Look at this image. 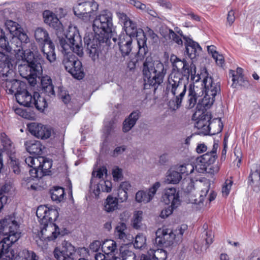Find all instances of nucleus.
I'll return each instance as SVG.
<instances>
[{"instance_id": "f257e3e1", "label": "nucleus", "mask_w": 260, "mask_h": 260, "mask_svg": "<svg viewBox=\"0 0 260 260\" xmlns=\"http://www.w3.org/2000/svg\"><path fill=\"white\" fill-rule=\"evenodd\" d=\"M170 61L174 71L168 77L166 91L174 96L168 105L171 109L175 111L181 106L189 76L191 80L196 81L201 79V76L196 75V67L192 61L187 62L184 58L180 59L175 55L171 56Z\"/></svg>"}, {"instance_id": "f03ea898", "label": "nucleus", "mask_w": 260, "mask_h": 260, "mask_svg": "<svg viewBox=\"0 0 260 260\" xmlns=\"http://www.w3.org/2000/svg\"><path fill=\"white\" fill-rule=\"evenodd\" d=\"M29 41L28 36L25 41L19 36L13 37L10 43H9L7 46L6 52L15 54L18 69L21 76L35 79L42 74L43 59L36 51L37 47L35 44H31V48L29 50H23V44H26Z\"/></svg>"}, {"instance_id": "7ed1b4c3", "label": "nucleus", "mask_w": 260, "mask_h": 260, "mask_svg": "<svg viewBox=\"0 0 260 260\" xmlns=\"http://www.w3.org/2000/svg\"><path fill=\"white\" fill-rule=\"evenodd\" d=\"M92 33L86 34L84 38L85 45L89 56L93 61L99 58V46L111 38L113 30L112 14L108 10L102 11L93 21Z\"/></svg>"}, {"instance_id": "20e7f679", "label": "nucleus", "mask_w": 260, "mask_h": 260, "mask_svg": "<svg viewBox=\"0 0 260 260\" xmlns=\"http://www.w3.org/2000/svg\"><path fill=\"white\" fill-rule=\"evenodd\" d=\"M56 209L41 205L37 208L36 215L40 223L42 237L49 241L55 239L60 235L59 228L53 223L58 217Z\"/></svg>"}, {"instance_id": "39448f33", "label": "nucleus", "mask_w": 260, "mask_h": 260, "mask_svg": "<svg viewBox=\"0 0 260 260\" xmlns=\"http://www.w3.org/2000/svg\"><path fill=\"white\" fill-rule=\"evenodd\" d=\"M66 42L70 48L65 50L60 45L62 52L64 53L62 63L66 70L69 72L74 67L75 62L78 60L73 54L76 53L80 56L83 54L81 37L77 28L75 26H69L65 35Z\"/></svg>"}, {"instance_id": "423d86ee", "label": "nucleus", "mask_w": 260, "mask_h": 260, "mask_svg": "<svg viewBox=\"0 0 260 260\" xmlns=\"http://www.w3.org/2000/svg\"><path fill=\"white\" fill-rule=\"evenodd\" d=\"M143 73L144 88L149 89L152 86L156 90L163 82L166 71L162 63L158 60H153L151 56H147L143 63Z\"/></svg>"}, {"instance_id": "0eeeda50", "label": "nucleus", "mask_w": 260, "mask_h": 260, "mask_svg": "<svg viewBox=\"0 0 260 260\" xmlns=\"http://www.w3.org/2000/svg\"><path fill=\"white\" fill-rule=\"evenodd\" d=\"M215 96L209 95L205 93V96L199 101L197 105L196 111L192 116V119L197 121L195 126L198 129L203 130L204 134H210V121L211 119V114L204 112L211 107L215 101Z\"/></svg>"}, {"instance_id": "6e6552de", "label": "nucleus", "mask_w": 260, "mask_h": 260, "mask_svg": "<svg viewBox=\"0 0 260 260\" xmlns=\"http://www.w3.org/2000/svg\"><path fill=\"white\" fill-rule=\"evenodd\" d=\"M210 187V184L209 182L204 184L200 194L197 197V194L194 192V183L190 181L184 190L186 193L188 194V197L190 203L207 206L216 197V193L213 190H210L209 193Z\"/></svg>"}, {"instance_id": "1a4fd4ad", "label": "nucleus", "mask_w": 260, "mask_h": 260, "mask_svg": "<svg viewBox=\"0 0 260 260\" xmlns=\"http://www.w3.org/2000/svg\"><path fill=\"white\" fill-rule=\"evenodd\" d=\"M125 34L129 36L131 38L136 36L137 37V43L138 45L139 50L137 53V57L140 59L143 58L148 52V47L146 45L147 38L144 32L142 29L140 30V34H138V31L136 23L131 20L128 22H126L123 25Z\"/></svg>"}, {"instance_id": "9d476101", "label": "nucleus", "mask_w": 260, "mask_h": 260, "mask_svg": "<svg viewBox=\"0 0 260 260\" xmlns=\"http://www.w3.org/2000/svg\"><path fill=\"white\" fill-rule=\"evenodd\" d=\"M43 16L44 22L56 30V34L59 40V45L65 50L70 48L71 47L66 42L65 38L67 33L63 34V25L56 15L49 10H46L44 11Z\"/></svg>"}, {"instance_id": "9b49d317", "label": "nucleus", "mask_w": 260, "mask_h": 260, "mask_svg": "<svg viewBox=\"0 0 260 260\" xmlns=\"http://www.w3.org/2000/svg\"><path fill=\"white\" fill-rule=\"evenodd\" d=\"M99 9V4L94 0L78 3L77 7L74 9L75 15L82 17L85 20H89L95 15Z\"/></svg>"}, {"instance_id": "f8f14e48", "label": "nucleus", "mask_w": 260, "mask_h": 260, "mask_svg": "<svg viewBox=\"0 0 260 260\" xmlns=\"http://www.w3.org/2000/svg\"><path fill=\"white\" fill-rule=\"evenodd\" d=\"M218 145L214 143L212 150L203 155L198 157L196 160L194 168L199 173H204L208 167L213 164L217 158L216 151Z\"/></svg>"}, {"instance_id": "ddd939ff", "label": "nucleus", "mask_w": 260, "mask_h": 260, "mask_svg": "<svg viewBox=\"0 0 260 260\" xmlns=\"http://www.w3.org/2000/svg\"><path fill=\"white\" fill-rule=\"evenodd\" d=\"M199 76H201V79L203 78L202 84L204 87L205 93L214 96L220 94L221 90L220 82L214 80L211 76H209L206 70Z\"/></svg>"}, {"instance_id": "4468645a", "label": "nucleus", "mask_w": 260, "mask_h": 260, "mask_svg": "<svg viewBox=\"0 0 260 260\" xmlns=\"http://www.w3.org/2000/svg\"><path fill=\"white\" fill-rule=\"evenodd\" d=\"M75 247L70 242L64 241L61 248L56 247L53 251L54 256L57 260H74Z\"/></svg>"}, {"instance_id": "2eb2a0df", "label": "nucleus", "mask_w": 260, "mask_h": 260, "mask_svg": "<svg viewBox=\"0 0 260 260\" xmlns=\"http://www.w3.org/2000/svg\"><path fill=\"white\" fill-rule=\"evenodd\" d=\"M155 244L158 246H169L173 244L176 235L171 229L162 228L158 229L156 233Z\"/></svg>"}, {"instance_id": "dca6fc26", "label": "nucleus", "mask_w": 260, "mask_h": 260, "mask_svg": "<svg viewBox=\"0 0 260 260\" xmlns=\"http://www.w3.org/2000/svg\"><path fill=\"white\" fill-rule=\"evenodd\" d=\"M27 128L31 135L41 139L49 138L52 133L50 127L36 122L28 124Z\"/></svg>"}, {"instance_id": "f3484780", "label": "nucleus", "mask_w": 260, "mask_h": 260, "mask_svg": "<svg viewBox=\"0 0 260 260\" xmlns=\"http://www.w3.org/2000/svg\"><path fill=\"white\" fill-rule=\"evenodd\" d=\"M161 200L165 204L172 207H178L181 203L179 191H177L174 187L165 188L162 194Z\"/></svg>"}, {"instance_id": "a211bd4d", "label": "nucleus", "mask_w": 260, "mask_h": 260, "mask_svg": "<svg viewBox=\"0 0 260 260\" xmlns=\"http://www.w3.org/2000/svg\"><path fill=\"white\" fill-rule=\"evenodd\" d=\"M112 40L117 44L123 57L128 56L132 49V38L124 34H121L118 39L113 37Z\"/></svg>"}, {"instance_id": "6ab92c4d", "label": "nucleus", "mask_w": 260, "mask_h": 260, "mask_svg": "<svg viewBox=\"0 0 260 260\" xmlns=\"http://www.w3.org/2000/svg\"><path fill=\"white\" fill-rule=\"evenodd\" d=\"M112 183L108 180H100L96 181L94 178L92 177L90 180V191L98 198L102 192H109L111 191Z\"/></svg>"}, {"instance_id": "aec40b11", "label": "nucleus", "mask_w": 260, "mask_h": 260, "mask_svg": "<svg viewBox=\"0 0 260 260\" xmlns=\"http://www.w3.org/2000/svg\"><path fill=\"white\" fill-rule=\"evenodd\" d=\"M3 79L4 81L3 82L4 86L5 87L6 91L9 94H14L15 98L16 94L20 93V92L23 90L25 87V84L16 79L10 80L8 78Z\"/></svg>"}, {"instance_id": "412c9836", "label": "nucleus", "mask_w": 260, "mask_h": 260, "mask_svg": "<svg viewBox=\"0 0 260 260\" xmlns=\"http://www.w3.org/2000/svg\"><path fill=\"white\" fill-rule=\"evenodd\" d=\"M180 35L185 41L184 45L185 46V53L186 55L191 59L195 58L198 51L202 50V48L197 42L193 41L189 37L183 36L182 34H180Z\"/></svg>"}, {"instance_id": "4be33fe9", "label": "nucleus", "mask_w": 260, "mask_h": 260, "mask_svg": "<svg viewBox=\"0 0 260 260\" xmlns=\"http://www.w3.org/2000/svg\"><path fill=\"white\" fill-rule=\"evenodd\" d=\"M5 26L6 29L13 37L19 36L24 41L27 39V34L17 22L11 20H7L5 22Z\"/></svg>"}, {"instance_id": "5701e85b", "label": "nucleus", "mask_w": 260, "mask_h": 260, "mask_svg": "<svg viewBox=\"0 0 260 260\" xmlns=\"http://www.w3.org/2000/svg\"><path fill=\"white\" fill-rule=\"evenodd\" d=\"M248 184L252 188L258 187L260 184V165H252L251 173L248 177Z\"/></svg>"}, {"instance_id": "b1692460", "label": "nucleus", "mask_w": 260, "mask_h": 260, "mask_svg": "<svg viewBox=\"0 0 260 260\" xmlns=\"http://www.w3.org/2000/svg\"><path fill=\"white\" fill-rule=\"evenodd\" d=\"M140 115L141 112L139 110H135L132 112L123 122V132L124 133L129 132L136 124Z\"/></svg>"}, {"instance_id": "393cba45", "label": "nucleus", "mask_w": 260, "mask_h": 260, "mask_svg": "<svg viewBox=\"0 0 260 260\" xmlns=\"http://www.w3.org/2000/svg\"><path fill=\"white\" fill-rule=\"evenodd\" d=\"M42 93L49 97L55 96L54 86L51 78L48 76H43L41 80Z\"/></svg>"}, {"instance_id": "a878e982", "label": "nucleus", "mask_w": 260, "mask_h": 260, "mask_svg": "<svg viewBox=\"0 0 260 260\" xmlns=\"http://www.w3.org/2000/svg\"><path fill=\"white\" fill-rule=\"evenodd\" d=\"M132 189V185L128 181L121 183L117 189V201L119 203L125 202L128 198L127 192Z\"/></svg>"}, {"instance_id": "bb28decb", "label": "nucleus", "mask_w": 260, "mask_h": 260, "mask_svg": "<svg viewBox=\"0 0 260 260\" xmlns=\"http://www.w3.org/2000/svg\"><path fill=\"white\" fill-rule=\"evenodd\" d=\"M16 99L21 105L28 107L32 106L33 96L26 90V87L20 93L16 94Z\"/></svg>"}, {"instance_id": "cd10ccee", "label": "nucleus", "mask_w": 260, "mask_h": 260, "mask_svg": "<svg viewBox=\"0 0 260 260\" xmlns=\"http://www.w3.org/2000/svg\"><path fill=\"white\" fill-rule=\"evenodd\" d=\"M115 235L119 239L126 242L127 240L131 241L132 237L127 233V227L124 222H119L115 228Z\"/></svg>"}, {"instance_id": "c85d7f7f", "label": "nucleus", "mask_w": 260, "mask_h": 260, "mask_svg": "<svg viewBox=\"0 0 260 260\" xmlns=\"http://www.w3.org/2000/svg\"><path fill=\"white\" fill-rule=\"evenodd\" d=\"M102 250L107 255L111 254L114 256H116L115 253L118 251L117 244L113 240H106L102 243Z\"/></svg>"}, {"instance_id": "c756f323", "label": "nucleus", "mask_w": 260, "mask_h": 260, "mask_svg": "<svg viewBox=\"0 0 260 260\" xmlns=\"http://www.w3.org/2000/svg\"><path fill=\"white\" fill-rule=\"evenodd\" d=\"M26 150L30 154L41 155L42 153L43 146L39 141H29L25 143Z\"/></svg>"}, {"instance_id": "7c9ffc66", "label": "nucleus", "mask_w": 260, "mask_h": 260, "mask_svg": "<svg viewBox=\"0 0 260 260\" xmlns=\"http://www.w3.org/2000/svg\"><path fill=\"white\" fill-rule=\"evenodd\" d=\"M118 201L117 198L109 195L104 203V210L107 213H111L118 208Z\"/></svg>"}, {"instance_id": "2f4dec72", "label": "nucleus", "mask_w": 260, "mask_h": 260, "mask_svg": "<svg viewBox=\"0 0 260 260\" xmlns=\"http://www.w3.org/2000/svg\"><path fill=\"white\" fill-rule=\"evenodd\" d=\"M40 111H43L44 109L47 107L46 99L40 96L38 92H35L33 95V100L32 106Z\"/></svg>"}, {"instance_id": "473e14b6", "label": "nucleus", "mask_w": 260, "mask_h": 260, "mask_svg": "<svg viewBox=\"0 0 260 260\" xmlns=\"http://www.w3.org/2000/svg\"><path fill=\"white\" fill-rule=\"evenodd\" d=\"M0 62L4 64L5 68L7 67L6 73L2 74L3 77H8L14 74L13 70L10 69V66L12 67L13 65L11 63L10 57L8 55L0 52Z\"/></svg>"}, {"instance_id": "72a5a7b5", "label": "nucleus", "mask_w": 260, "mask_h": 260, "mask_svg": "<svg viewBox=\"0 0 260 260\" xmlns=\"http://www.w3.org/2000/svg\"><path fill=\"white\" fill-rule=\"evenodd\" d=\"M150 260H166L167 257L166 251L162 249H149L147 255Z\"/></svg>"}, {"instance_id": "f704fd0d", "label": "nucleus", "mask_w": 260, "mask_h": 260, "mask_svg": "<svg viewBox=\"0 0 260 260\" xmlns=\"http://www.w3.org/2000/svg\"><path fill=\"white\" fill-rule=\"evenodd\" d=\"M200 80L198 81H192L193 83V84H189L188 89V92H190V94H192L198 98L203 95L204 93H205L204 87L202 84V81L201 82L200 87L198 85Z\"/></svg>"}, {"instance_id": "c9c22d12", "label": "nucleus", "mask_w": 260, "mask_h": 260, "mask_svg": "<svg viewBox=\"0 0 260 260\" xmlns=\"http://www.w3.org/2000/svg\"><path fill=\"white\" fill-rule=\"evenodd\" d=\"M52 201L56 203L60 202L64 198V190L61 187L55 186L50 191Z\"/></svg>"}, {"instance_id": "e433bc0d", "label": "nucleus", "mask_w": 260, "mask_h": 260, "mask_svg": "<svg viewBox=\"0 0 260 260\" xmlns=\"http://www.w3.org/2000/svg\"><path fill=\"white\" fill-rule=\"evenodd\" d=\"M68 72L70 73L75 78L78 79H82L84 76L82 63L79 60L75 62L74 67L72 68Z\"/></svg>"}, {"instance_id": "4c0bfd02", "label": "nucleus", "mask_w": 260, "mask_h": 260, "mask_svg": "<svg viewBox=\"0 0 260 260\" xmlns=\"http://www.w3.org/2000/svg\"><path fill=\"white\" fill-rule=\"evenodd\" d=\"M2 143L3 146V152H6L8 156L14 153V148L11 140L7 137L5 134H2Z\"/></svg>"}, {"instance_id": "58836bf2", "label": "nucleus", "mask_w": 260, "mask_h": 260, "mask_svg": "<svg viewBox=\"0 0 260 260\" xmlns=\"http://www.w3.org/2000/svg\"><path fill=\"white\" fill-rule=\"evenodd\" d=\"M20 254L16 256L14 260H39V256L32 251L24 249Z\"/></svg>"}, {"instance_id": "ea45409f", "label": "nucleus", "mask_w": 260, "mask_h": 260, "mask_svg": "<svg viewBox=\"0 0 260 260\" xmlns=\"http://www.w3.org/2000/svg\"><path fill=\"white\" fill-rule=\"evenodd\" d=\"M35 37L36 40L39 42L46 43L48 41H51L49 40L47 31L41 27H39L36 29Z\"/></svg>"}, {"instance_id": "a19ab883", "label": "nucleus", "mask_w": 260, "mask_h": 260, "mask_svg": "<svg viewBox=\"0 0 260 260\" xmlns=\"http://www.w3.org/2000/svg\"><path fill=\"white\" fill-rule=\"evenodd\" d=\"M181 179V175L178 171H171L168 172L166 182L170 184H177Z\"/></svg>"}, {"instance_id": "79ce46f5", "label": "nucleus", "mask_w": 260, "mask_h": 260, "mask_svg": "<svg viewBox=\"0 0 260 260\" xmlns=\"http://www.w3.org/2000/svg\"><path fill=\"white\" fill-rule=\"evenodd\" d=\"M177 170L180 174L187 176L193 173L194 170V165L190 163L184 164L180 165Z\"/></svg>"}, {"instance_id": "37998d69", "label": "nucleus", "mask_w": 260, "mask_h": 260, "mask_svg": "<svg viewBox=\"0 0 260 260\" xmlns=\"http://www.w3.org/2000/svg\"><path fill=\"white\" fill-rule=\"evenodd\" d=\"M233 84L232 86L233 88H236L237 84H239L241 86H243L244 88H248L250 86L249 81L245 79L244 77H240L239 78H236L234 75H233L232 79Z\"/></svg>"}, {"instance_id": "c03bdc74", "label": "nucleus", "mask_w": 260, "mask_h": 260, "mask_svg": "<svg viewBox=\"0 0 260 260\" xmlns=\"http://www.w3.org/2000/svg\"><path fill=\"white\" fill-rule=\"evenodd\" d=\"M121 260H134L135 253L126 248L122 247L119 249Z\"/></svg>"}, {"instance_id": "a18cd8bd", "label": "nucleus", "mask_w": 260, "mask_h": 260, "mask_svg": "<svg viewBox=\"0 0 260 260\" xmlns=\"http://www.w3.org/2000/svg\"><path fill=\"white\" fill-rule=\"evenodd\" d=\"M146 237L143 235H138L135 238L134 246L137 249H142L146 246Z\"/></svg>"}, {"instance_id": "49530a36", "label": "nucleus", "mask_w": 260, "mask_h": 260, "mask_svg": "<svg viewBox=\"0 0 260 260\" xmlns=\"http://www.w3.org/2000/svg\"><path fill=\"white\" fill-rule=\"evenodd\" d=\"M136 200L138 202H144L145 203L151 201L150 197H148V193L143 190H140L136 193Z\"/></svg>"}, {"instance_id": "de8ad7c7", "label": "nucleus", "mask_w": 260, "mask_h": 260, "mask_svg": "<svg viewBox=\"0 0 260 260\" xmlns=\"http://www.w3.org/2000/svg\"><path fill=\"white\" fill-rule=\"evenodd\" d=\"M107 170L106 168L104 166H103L100 168L97 171H93L92 173V177L95 178L96 181H98L103 178L104 174L107 175Z\"/></svg>"}, {"instance_id": "09e8293b", "label": "nucleus", "mask_w": 260, "mask_h": 260, "mask_svg": "<svg viewBox=\"0 0 260 260\" xmlns=\"http://www.w3.org/2000/svg\"><path fill=\"white\" fill-rule=\"evenodd\" d=\"M52 161L48 158L44 157V161H42L40 169L41 172L46 175L50 172V169L52 167Z\"/></svg>"}, {"instance_id": "8fccbe9b", "label": "nucleus", "mask_w": 260, "mask_h": 260, "mask_svg": "<svg viewBox=\"0 0 260 260\" xmlns=\"http://www.w3.org/2000/svg\"><path fill=\"white\" fill-rule=\"evenodd\" d=\"M142 215L143 212L141 211H138L134 213L133 220V225L134 228L138 229L140 228Z\"/></svg>"}, {"instance_id": "3c124183", "label": "nucleus", "mask_w": 260, "mask_h": 260, "mask_svg": "<svg viewBox=\"0 0 260 260\" xmlns=\"http://www.w3.org/2000/svg\"><path fill=\"white\" fill-rule=\"evenodd\" d=\"M11 161L10 162V168L12 171L16 174H18L20 172L19 163L18 160L12 155L9 156Z\"/></svg>"}, {"instance_id": "603ef678", "label": "nucleus", "mask_w": 260, "mask_h": 260, "mask_svg": "<svg viewBox=\"0 0 260 260\" xmlns=\"http://www.w3.org/2000/svg\"><path fill=\"white\" fill-rule=\"evenodd\" d=\"M198 98V97L192 94H190V92H188L187 100L186 104V108L188 109H190L193 108L197 104Z\"/></svg>"}, {"instance_id": "864d4df0", "label": "nucleus", "mask_w": 260, "mask_h": 260, "mask_svg": "<svg viewBox=\"0 0 260 260\" xmlns=\"http://www.w3.org/2000/svg\"><path fill=\"white\" fill-rule=\"evenodd\" d=\"M168 35L170 39L178 45H183V41L181 38L178 36L175 32L171 29H168Z\"/></svg>"}, {"instance_id": "5fc2aeb1", "label": "nucleus", "mask_w": 260, "mask_h": 260, "mask_svg": "<svg viewBox=\"0 0 260 260\" xmlns=\"http://www.w3.org/2000/svg\"><path fill=\"white\" fill-rule=\"evenodd\" d=\"M233 181L231 180H226L222 186V193L223 196L227 197L230 193Z\"/></svg>"}, {"instance_id": "6e6d98bb", "label": "nucleus", "mask_w": 260, "mask_h": 260, "mask_svg": "<svg viewBox=\"0 0 260 260\" xmlns=\"http://www.w3.org/2000/svg\"><path fill=\"white\" fill-rule=\"evenodd\" d=\"M160 186V183L159 182H156L153 184L152 187L149 188L148 192L147 193L148 197H150L151 200H152L153 197Z\"/></svg>"}, {"instance_id": "4d7b16f0", "label": "nucleus", "mask_w": 260, "mask_h": 260, "mask_svg": "<svg viewBox=\"0 0 260 260\" xmlns=\"http://www.w3.org/2000/svg\"><path fill=\"white\" fill-rule=\"evenodd\" d=\"M206 241V248H208L210 244L213 243L214 235L211 231L206 232L205 236H202Z\"/></svg>"}, {"instance_id": "13d9d810", "label": "nucleus", "mask_w": 260, "mask_h": 260, "mask_svg": "<svg viewBox=\"0 0 260 260\" xmlns=\"http://www.w3.org/2000/svg\"><path fill=\"white\" fill-rule=\"evenodd\" d=\"M127 2L134 5L138 9L148 12V8H147L146 6L139 1L136 0H127Z\"/></svg>"}, {"instance_id": "bf43d9fd", "label": "nucleus", "mask_w": 260, "mask_h": 260, "mask_svg": "<svg viewBox=\"0 0 260 260\" xmlns=\"http://www.w3.org/2000/svg\"><path fill=\"white\" fill-rule=\"evenodd\" d=\"M112 175L114 181H117L121 179L123 177L122 169L117 167L114 168L112 171Z\"/></svg>"}, {"instance_id": "052dcab7", "label": "nucleus", "mask_w": 260, "mask_h": 260, "mask_svg": "<svg viewBox=\"0 0 260 260\" xmlns=\"http://www.w3.org/2000/svg\"><path fill=\"white\" fill-rule=\"evenodd\" d=\"M48 51L49 52L47 53L46 52V55L44 56L50 62H53L56 60L54 45L52 48H51V49Z\"/></svg>"}, {"instance_id": "680f3d73", "label": "nucleus", "mask_w": 260, "mask_h": 260, "mask_svg": "<svg viewBox=\"0 0 260 260\" xmlns=\"http://www.w3.org/2000/svg\"><path fill=\"white\" fill-rule=\"evenodd\" d=\"M177 207H172V205L168 206L161 211L160 216L162 218H167L173 213V210Z\"/></svg>"}, {"instance_id": "e2e57ef3", "label": "nucleus", "mask_w": 260, "mask_h": 260, "mask_svg": "<svg viewBox=\"0 0 260 260\" xmlns=\"http://www.w3.org/2000/svg\"><path fill=\"white\" fill-rule=\"evenodd\" d=\"M9 41L7 39L5 33L3 31L2 34L0 32V48L6 51L7 46L9 44Z\"/></svg>"}, {"instance_id": "0e129e2a", "label": "nucleus", "mask_w": 260, "mask_h": 260, "mask_svg": "<svg viewBox=\"0 0 260 260\" xmlns=\"http://www.w3.org/2000/svg\"><path fill=\"white\" fill-rule=\"evenodd\" d=\"M102 244L101 242L99 240H95L93 241L89 245V250L91 252H97L100 248H102Z\"/></svg>"}, {"instance_id": "69168bd1", "label": "nucleus", "mask_w": 260, "mask_h": 260, "mask_svg": "<svg viewBox=\"0 0 260 260\" xmlns=\"http://www.w3.org/2000/svg\"><path fill=\"white\" fill-rule=\"evenodd\" d=\"M54 45L51 41H48L44 43V46L42 47L41 51L43 52L44 56L46 55V52H49L48 51L51 49V48Z\"/></svg>"}, {"instance_id": "338daca9", "label": "nucleus", "mask_w": 260, "mask_h": 260, "mask_svg": "<svg viewBox=\"0 0 260 260\" xmlns=\"http://www.w3.org/2000/svg\"><path fill=\"white\" fill-rule=\"evenodd\" d=\"M248 260H260V249L254 250L249 256Z\"/></svg>"}, {"instance_id": "774afa93", "label": "nucleus", "mask_w": 260, "mask_h": 260, "mask_svg": "<svg viewBox=\"0 0 260 260\" xmlns=\"http://www.w3.org/2000/svg\"><path fill=\"white\" fill-rule=\"evenodd\" d=\"M117 16L119 19L121 23H123V25L125 24L126 22H128L131 20L126 16V15L123 12H117Z\"/></svg>"}]
</instances>
